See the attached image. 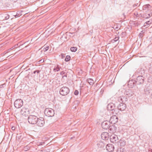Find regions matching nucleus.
<instances>
[{
  "mask_svg": "<svg viewBox=\"0 0 152 152\" xmlns=\"http://www.w3.org/2000/svg\"><path fill=\"white\" fill-rule=\"evenodd\" d=\"M21 15V12L20 11H18L16 13V14L15 15V18H17L20 16Z\"/></svg>",
  "mask_w": 152,
  "mask_h": 152,
  "instance_id": "27",
  "label": "nucleus"
},
{
  "mask_svg": "<svg viewBox=\"0 0 152 152\" xmlns=\"http://www.w3.org/2000/svg\"><path fill=\"white\" fill-rule=\"evenodd\" d=\"M102 91H103V90H102H102H101V92H102Z\"/></svg>",
  "mask_w": 152,
  "mask_h": 152,
  "instance_id": "54",
  "label": "nucleus"
},
{
  "mask_svg": "<svg viewBox=\"0 0 152 152\" xmlns=\"http://www.w3.org/2000/svg\"><path fill=\"white\" fill-rule=\"evenodd\" d=\"M118 110L121 111L125 110L127 107L125 103L121 102L117 106Z\"/></svg>",
  "mask_w": 152,
  "mask_h": 152,
  "instance_id": "7",
  "label": "nucleus"
},
{
  "mask_svg": "<svg viewBox=\"0 0 152 152\" xmlns=\"http://www.w3.org/2000/svg\"><path fill=\"white\" fill-rule=\"evenodd\" d=\"M44 142H41L39 143V145H42L44 144Z\"/></svg>",
  "mask_w": 152,
  "mask_h": 152,
  "instance_id": "47",
  "label": "nucleus"
},
{
  "mask_svg": "<svg viewBox=\"0 0 152 152\" xmlns=\"http://www.w3.org/2000/svg\"><path fill=\"white\" fill-rule=\"evenodd\" d=\"M69 92V89L66 86L62 87L60 89V93L62 96L67 95Z\"/></svg>",
  "mask_w": 152,
  "mask_h": 152,
  "instance_id": "3",
  "label": "nucleus"
},
{
  "mask_svg": "<svg viewBox=\"0 0 152 152\" xmlns=\"http://www.w3.org/2000/svg\"><path fill=\"white\" fill-rule=\"evenodd\" d=\"M45 115L48 117H51L54 115V110L51 108H46L44 110Z\"/></svg>",
  "mask_w": 152,
  "mask_h": 152,
  "instance_id": "1",
  "label": "nucleus"
},
{
  "mask_svg": "<svg viewBox=\"0 0 152 152\" xmlns=\"http://www.w3.org/2000/svg\"><path fill=\"white\" fill-rule=\"evenodd\" d=\"M18 0H10V1L12 2H16Z\"/></svg>",
  "mask_w": 152,
  "mask_h": 152,
  "instance_id": "44",
  "label": "nucleus"
},
{
  "mask_svg": "<svg viewBox=\"0 0 152 152\" xmlns=\"http://www.w3.org/2000/svg\"><path fill=\"white\" fill-rule=\"evenodd\" d=\"M139 35L140 37H142V34L141 33L139 34Z\"/></svg>",
  "mask_w": 152,
  "mask_h": 152,
  "instance_id": "48",
  "label": "nucleus"
},
{
  "mask_svg": "<svg viewBox=\"0 0 152 152\" xmlns=\"http://www.w3.org/2000/svg\"><path fill=\"white\" fill-rule=\"evenodd\" d=\"M134 92L132 89H129L125 91L124 94L127 97H130L134 94Z\"/></svg>",
  "mask_w": 152,
  "mask_h": 152,
  "instance_id": "8",
  "label": "nucleus"
},
{
  "mask_svg": "<svg viewBox=\"0 0 152 152\" xmlns=\"http://www.w3.org/2000/svg\"><path fill=\"white\" fill-rule=\"evenodd\" d=\"M87 81L91 85H92L94 84V81L92 79L89 78L88 79Z\"/></svg>",
  "mask_w": 152,
  "mask_h": 152,
  "instance_id": "20",
  "label": "nucleus"
},
{
  "mask_svg": "<svg viewBox=\"0 0 152 152\" xmlns=\"http://www.w3.org/2000/svg\"><path fill=\"white\" fill-rule=\"evenodd\" d=\"M118 120V117L115 115H113L110 118L109 122L110 123L114 124L116 123Z\"/></svg>",
  "mask_w": 152,
  "mask_h": 152,
  "instance_id": "11",
  "label": "nucleus"
},
{
  "mask_svg": "<svg viewBox=\"0 0 152 152\" xmlns=\"http://www.w3.org/2000/svg\"><path fill=\"white\" fill-rule=\"evenodd\" d=\"M119 152H125V149L123 148H120V151Z\"/></svg>",
  "mask_w": 152,
  "mask_h": 152,
  "instance_id": "35",
  "label": "nucleus"
},
{
  "mask_svg": "<svg viewBox=\"0 0 152 152\" xmlns=\"http://www.w3.org/2000/svg\"><path fill=\"white\" fill-rule=\"evenodd\" d=\"M65 74V72H64V71H62L60 73V74L61 75H63Z\"/></svg>",
  "mask_w": 152,
  "mask_h": 152,
  "instance_id": "42",
  "label": "nucleus"
},
{
  "mask_svg": "<svg viewBox=\"0 0 152 152\" xmlns=\"http://www.w3.org/2000/svg\"><path fill=\"white\" fill-rule=\"evenodd\" d=\"M151 6L149 4H147L144 5L143 6V8L144 10H146L147 8H150Z\"/></svg>",
  "mask_w": 152,
  "mask_h": 152,
  "instance_id": "25",
  "label": "nucleus"
},
{
  "mask_svg": "<svg viewBox=\"0 0 152 152\" xmlns=\"http://www.w3.org/2000/svg\"><path fill=\"white\" fill-rule=\"evenodd\" d=\"M109 133L107 132H104L102 133L101 135L102 139L103 140H107L109 138Z\"/></svg>",
  "mask_w": 152,
  "mask_h": 152,
  "instance_id": "14",
  "label": "nucleus"
},
{
  "mask_svg": "<svg viewBox=\"0 0 152 152\" xmlns=\"http://www.w3.org/2000/svg\"><path fill=\"white\" fill-rule=\"evenodd\" d=\"M70 59V57L69 56H67L65 58V61H68Z\"/></svg>",
  "mask_w": 152,
  "mask_h": 152,
  "instance_id": "30",
  "label": "nucleus"
},
{
  "mask_svg": "<svg viewBox=\"0 0 152 152\" xmlns=\"http://www.w3.org/2000/svg\"><path fill=\"white\" fill-rule=\"evenodd\" d=\"M49 48L50 47L49 46L45 45L43 47H42V50L44 51L45 52L48 50Z\"/></svg>",
  "mask_w": 152,
  "mask_h": 152,
  "instance_id": "21",
  "label": "nucleus"
},
{
  "mask_svg": "<svg viewBox=\"0 0 152 152\" xmlns=\"http://www.w3.org/2000/svg\"><path fill=\"white\" fill-rule=\"evenodd\" d=\"M119 39V37H116L114 39L113 41L116 42Z\"/></svg>",
  "mask_w": 152,
  "mask_h": 152,
  "instance_id": "34",
  "label": "nucleus"
},
{
  "mask_svg": "<svg viewBox=\"0 0 152 152\" xmlns=\"http://www.w3.org/2000/svg\"><path fill=\"white\" fill-rule=\"evenodd\" d=\"M152 15L151 14L146 13L143 14L141 16L143 18H148L151 17Z\"/></svg>",
  "mask_w": 152,
  "mask_h": 152,
  "instance_id": "18",
  "label": "nucleus"
},
{
  "mask_svg": "<svg viewBox=\"0 0 152 152\" xmlns=\"http://www.w3.org/2000/svg\"><path fill=\"white\" fill-rule=\"evenodd\" d=\"M133 23L135 26H138L140 24V22H139L136 21H134Z\"/></svg>",
  "mask_w": 152,
  "mask_h": 152,
  "instance_id": "31",
  "label": "nucleus"
},
{
  "mask_svg": "<svg viewBox=\"0 0 152 152\" xmlns=\"http://www.w3.org/2000/svg\"><path fill=\"white\" fill-rule=\"evenodd\" d=\"M0 19L1 20H5L4 14H2L0 15Z\"/></svg>",
  "mask_w": 152,
  "mask_h": 152,
  "instance_id": "26",
  "label": "nucleus"
},
{
  "mask_svg": "<svg viewBox=\"0 0 152 152\" xmlns=\"http://www.w3.org/2000/svg\"><path fill=\"white\" fill-rule=\"evenodd\" d=\"M5 20H7L9 18L10 16L8 14H4Z\"/></svg>",
  "mask_w": 152,
  "mask_h": 152,
  "instance_id": "29",
  "label": "nucleus"
},
{
  "mask_svg": "<svg viewBox=\"0 0 152 152\" xmlns=\"http://www.w3.org/2000/svg\"><path fill=\"white\" fill-rule=\"evenodd\" d=\"M36 123L37 125L39 127H42L45 124L44 118H38Z\"/></svg>",
  "mask_w": 152,
  "mask_h": 152,
  "instance_id": "6",
  "label": "nucleus"
},
{
  "mask_svg": "<svg viewBox=\"0 0 152 152\" xmlns=\"http://www.w3.org/2000/svg\"><path fill=\"white\" fill-rule=\"evenodd\" d=\"M21 114L23 116H27L29 113V110L28 108H23L20 111Z\"/></svg>",
  "mask_w": 152,
  "mask_h": 152,
  "instance_id": "12",
  "label": "nucleus"
},
{
  "mask_svg": "<svg viewBox=\"0 0 152 152\" xmlns=\"http://www.w3.org/2000/svg\"><path fill=\"white\" fill-rule=\"evenodd\" d=\"M126 34V33L125 32H122L121 34V36L122 37H123L125 36Z\"/></svg>",
  "mask_w": 152,
  "mask_h": 152,
  "instance_id": "36",
  "label": "nucleus"
},
{
  "mask_svg": "<svg viewBox=\"0 0 152 152\" xmlns=\"http://www.w3.org/2000/svg\"><path fill=\"white\" fill-rule=\"evenodd\" d=\"M74 0H72V1H74Z\"/></svg>",
  "mask_w": 152,
  "mask_h": 152,
  "instance_id": "55",
  "label": "nucleus"
},
{
  "mask_svg": "<svg viewBox=\"0 0 152 152\" xmlns=\"http://www.w3.org/2000/svg\"><path fill=\"white\" fill-rule=\"evenodd\" d=\"M119 142L120 144V145L122 146H124L126 144V142L122 140H120L119 141Z\"/></svg>",
  "mask_w": 152,
  "mask_h": 152,
  "instance_id": "22",
  "label": "nucleus"
},
{
  "mask_svg": "<svg viewBox=\"0 0 152 152\" xmlns=\"http://www.w3.org/2000/svg\"><path fill=\"white\" fill-rule=\"evenodd\" d=\"M118 109L117 108H114L112 110V113L113 115L117 114L118 113Z\"/></svg>",
  "mask_w": 152,
  "mask_h": 152,
  "instance_id": "24",
  "label": "nucleus"
},
{
  "mask_svg": "<svg viewBox=\"0 0 152 152\" xmlns=\"http://www.w3.org/2000/svg\"><path fill=\"white\" fill-rule=\"evenodd\" d=\"M76 102H77V104H78V103H79V102L78 101H76Z\"/></svg>",
  "mask_w": 152,
  "mask_h": 152,
  "instance_id": "49",
  "label": "nucleus"
},
{
  "mask_svg": "<svg viewBox=\"0 0 152 152\" xmlns=\"http://www.w3.org/2000/svg\"><path fill=\"white\" fill-rule=\"evenodd\" d=\"M30 147L29 146L26 145L24 147V149L25 151H27L30 149Z\"/></svg>",
  "mask_w": 152,
  "mask_h": 152,
  "instance_id": "33",
  "label": "nucleus"
},
{
  "mask_svg": "<svg viewBox=\"0 0 152 152\" xmlns=\"http://www.w3.org/2000/svg\"><path fill=\"white\" fill-rule=\"evenodd\" d=\"M106 150L109 152H111L113 151L114 149V147L113 145L109 144H107L106 146Z\"/></svg>",
  "mask_w": 152,
  "mask_h": 152,
  "instance_id": "13",
  "label": "nucleus"
},
{
  "mask_svg": "<svg viewBox=\"0 0 152 152\" xmlns=\"http://www.w3.org/2000/svg\"><path fill=\"white\" fill-rule=\"evenodd\" d=\"M70 50L71 51L75 52L77 50V48L76 47H72L71 48Z\"/></svg>",
  "mask_w": 152,
  "mask_h": 152,
  "instance_id": "28",
  "label": "nucleus"
},
{
  "mask_svg": "<svg viewBox=\"0 0 152 152\" xmlns=\"http://www.w3.org/2000/svg\"><path fill=\"white\" fill-rule=\"evenodd\" d=\"M134 5H135V6H137V5L136 4H134V5H133L134 7Z\"/></svg>",
  "mask_w": 152,
  "mask_h": 152,
  "instance_id": "50",
  "label": "nucleus"
},
{
  "mask_svg": "<svg viewBox=\"0 0 152 152\" xmlns=\"http://www.w3.org/2000/svg\"><path fill=\"white\" fill-rule=\"evenodd\" d=\"M67 77V75H64V76H62V78H64V79H65V78H66Z\"/></svg>",
  "mask_w": 152,
  "mask_h": 152,
  "instance_id": "43",
  "label": "nucleus"
},
{
  "mask_svg": "<svg viewBox=\"0 0 152 152\" xmlns=\"http://www.w3.org/2000/svg\"><path fill=\"white\" fill-rule=\"evenodd\" d=\"M115 104L113 103H111L108 104L107 105V109L110 111H112L115 107Z\"/></svg>",
  "mask_w": 152,
  "mask_h": 152,
  "instance_id": "15",
  "label": "nucleus"
},
{
  "mask_svg": "<svg viewBox=\"0 0 152 152\" xmlns=\"http://www.w3.org/2000/svg\"><path fill=\"white\" fill-rule=\"evenodd\" d=\"M135 80H132L129 82L128 85L129 87L133 88L135 85Z\"/></svg>",
  "mask_w": 152,
  "mask_h": 152,
  "instance_id": "17",
  "label": "nucleus"
},
{
  "mask_svg": "<svg viewBox=\"0 0 152 152\" xmlns=\"http://www.w3.org/2000/svg\"><path fill=\"white\" fill-rule=\"evenodd\" d=\"M128 100V98L124 96H120L118 98V100L119 101H121L122 102L125 103Z\"/></svg>",
  "mask_w": 152,
  "mask_h": 152,
  "instance_id": "16",
  "label": "nucleus"
},
{
  "mask_svg": "<svg viewBox=\"0 0 152 152\" xmlns=\"http://www.w3.org/2000/svg\"><path fill=\"white\" fill-rule=\"evenodd\" d=\"M40 72V71H39L38 70H36L33 73L35 74L37 72V74H38V73H39V72Z\"/></svg>",
  "mask_w": 152,
  "mask_h": 152,
  "instance_id": "40",
  "label": "nucleus"
},
{
  "mask_svg": "<svg viewBox=\"0 0 152 152\" xmlns=\"http://www.w3.org/2000/svg\"><path fill=\"white\" fill-rule=\"evenodd\" d=\"M38 118L35 115H31L28 116V120L29 123L33 124H36Z\"/></svg>",
  "mask_w": 152,
  "mask_h": 152,
  "instance_id": "2",
  "label": "nucleus"
},
{
  "mask_svg": "<svg viewBox=\"0 0 152 152\" xmlns=\"http://www.w3.org/2000/svg\"><path fill=\"white\" fill-rule=\"evenodd\" d=\"M40 152H50V150L48 149V150H47L45 149H44L41 150Z\"/></svg>",
  "mask_w": 152,
  "mask_h": 152,
  "instance_id": "32",
  "label": "nucleus"
},
{
  "mask_svg": "<svg viewBox=\"0 0 152 152\" xmlns=\"http://www.w3.org/2000/svg\"><path fill=\"white\" fill-rule=\"evenodd\" d=\"M102 91H103V90H102H102H101V92H102Z\"/></svg>",
  "mask_w": 152,
  "mask_h": 152,
  "instance_id": "52",
  "label": "nucleus"
},
{
  "mask_svg": "<svg viewBox=\"0 0 152 152\" xmlns=\"http://www.w3.org/2000/svg\"><path fill=\"white\" fill-rule=\"evenodd\" d=\"M102 91H103V90H102H102H101V92H102Z\"/></svg>",
  "mask_w": 152,
  "mask_h": 152,
  "instance_id": "53",
  "label": "nucleus"
},
{
  "mask_svg": "<svg viewBox=\"0 0 152 152\" xmlns=\"http://www.w3.org/2000/svg\"><path fill=\"white\" fill-rule=\"evenodd\" d=\"M135 81L137 85L142 84L144 82V78L142 76H139L137 77Z\"/></svg>",
  "mask_w": 152,
  "mask_h": 152,
  "instance_id": "5",
  "label": "nucleus"
},
{
  "mask_svg": "<svg viewBox=\"0 0 152 152\" xmlns=\"http://www.w3.org/2000/svg\"><path fill=\"white\" fill-rule=\"evenodd\" d=\"M110 140L111 142L116 143L118 142V139L117 135L113 134L110 136Z\"/></svg>",
  "mask_w": 152,
  "mask_h": 152,
  "instance_id": "9",
  "label": "nucleus"
},
{
  "mask_svg": "<svg viewBox=\"0 0 152 152\" xmlns=\"http://www.w3.org/2000/svg\"><path fill=\"white\" fill-rule=\"evenodd\" d=\"M44 61V59L42 58L39 61V62L40 64L43 63Z\"/></svg>",
  "mask_w": 152,
  "mask_h": 152,
  "instance_id": "37",
  "label": "nucleus"
},
{
  "mask_svg": "<svg viewBox=\"0 0 152 152\" xmlns=\"http://www.w3.org/2000/svg\"><path fill=\"white\" fill-rule=\"evenodd\" d=\"M23 104V101L21 99H16L14 105L15 107L17 108H18L22 107Z\"/></svg>",
  "mask_w": 152,
  "mask_h": 152,
  "instance_id": "4",
  "label": "nucleus"
},
{
  "mask_svg": "<svg viewBox=\"0 0 152 152\" xmlns=\"http://www.w3.org/2000/svg\"><path fill=\"white\" fill-rule=\"evenodd\" d=\"M151 23V22L150 21H148L147 22H146L145 24H146V25H149V24H150Z\"/></svg>",
  "mask_w": 152,
  "mask_h": 152,
  "instance_id": "39",
  "label": "nucleus"
},
{
  "mask_svg": "<svg viewBox=\"0 0 152 152\" xmlns=\"http://www.w3.org/2000/svg\"><path fill=\"white\" fill-rule=\"evenodd\" d=\"M151 38H152V37H151Z\"/></svg>",
  "mask_w": 152,
  "mask_h": 152,
  "instance_id": "56",
  "label": "nucleus"
},
{
  "mask_svg": "<svg viewBox=\"0 0 152 152\" xmlns=\"http://www.w3.org/2000/svg\"><path fill=\"white\" fill-rule=\"evenodd\" d=\"M105 144L102 142H99L97 144L98 147L99 148H103L105 146Z\"/></svg>",
  "mask_w": 152,
  "mask_h": 152,
  "instance_id": "19",
  "label": "nucleus"
},
{
  "mask_svg": "<svg viewBox=\"0 0 152 152\" xmlns=\"http://www.w3.org/2000/svg\"><path fill=\"white\" fill-rule=\"evenodd\" d=\"M110 123L109 121H105L102 123L101 126L103 129H107L109 128Z\"/></svg>",
  "mask_w": 152,
  "mask_h": 152,
  "instance_id": "10",
  "label": "nucleus"
},
{
  "mask_svg": "<svg viewBox=\"0 0 152 152\" xmlns=\"http://www.w3.org/2000/svg\"><path fill=\"white\" fill-rule=\"evenodd\" d=\"M79 92L77 90L75 91L74 92V94L76 95H77L78 94Z\"/></svg>",
  "mask_w": 152,
  "mask_h": 152,
  "instance_id": "38",
  "label": "nucleus"
},
{
  "mask_svg": "<svg viewBox=\"0 0 152 152\" xmlns=\"http://www.w3.org/2000/svg\"><path fill=\"white\" fill-rule=\"evenodd\" d=\"M60 68L58 65H57L53 69V71L54 72H58L60 70Z\"/></svg>",
  "mask_w": 152,
  "mask_h": 152,
  "instance_id": "23",
  "label": "nucleus"
},
{
  "mask_svg": "<svg viewBox=\"0 0 152 152\" xmlns=\"http://www.w3.org/2000/svg\"><path fill=\"white\" fill-rule=\"evenodd\" d=\"M151 98H152V94H151Z\"/></svg>",
  "mask_w": 152,
  "mask_h": 152,
  "instance_id": "51",
  "label": "nucleus"
},
{
  "mask_svg": "<svg viewBox=\"0 0 152 152\" xmlns=\"http://www.w3.org/2000/svg\"><path fill=\"white\" fill-rule=\"evenodd\" d=\"M4 85H5V84H3L2 85H0V88H3L4 87L3 86Z\"/></svg>",
  "mask_w": 152,
  "mask_h": 152,
  "instance_id": "45",
  "label": "nucleus"
},
{
  "mask_svg": "<svg viewBox=\"0 0 152 152\" xmlns=\"http://www.w3.org/2000/svg\"><path fill=\"white\" fill-rule=\"evenodd\" d=\"M15 48V47H12L11 48H10L9 49H8V51L7 52H6V53H7V52H9L10 50H13V49H14Z\"/></svg>",
  "mask_w": 152,
  "mask_h": 152,
  "instance_id": "41",
  "label": "nucleus"
},
{
  "mask_svg": "<svg viewBox=\"0 0 152 152\" xmlns=\"http://www.w3.org/2000/svg\"><path fill=\"white\" fill-rule=\"evenodd\" d=\"M11 129L13 131L15 129V126H12L11 128Z\"/></svg>",
  "mask_w": 152,
  "mask_h": 152,
  "instance_id": "46",
  "label": "nucleus"
}]
</instances>
